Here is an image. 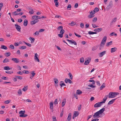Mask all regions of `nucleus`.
Listing matches in <instances>:
<instances>
[{
	"label": "nucleus",
	"instance_id": "2",
	"mask_svg": "<svg viewBox=\"0 0 121 121\" xmlns=\"http://www.w3.org/2000/svg\"><path fill=\"white\" fill-rule=\"evenodd\" d=\"M113 6V2L112 1H110L109 2V4L106 7V9L107 10H108L109 9L111 8Z\"/></svg>",
	"mask_w": 121,
	"mask_h": 121
},
{
	"label": "nucleus",
	"instance_id": "29",
	"mask_svg": "<svg viewBox=\"0 0 121 121\" xmlns=\"http://www.w3.org/2000/svg\"><path fill=\"white\" fill-rule=\"evenodd\" d=\"M76 24V23L73 22H72L71 23H69V25H71L72 26H73Z\"/></svg>",
	"mask_w": 121,
	"mask_h": 121
},
{
	"label": "nucleus",
	"instance_id": "34",
	"mask_svg": "<svg viewBox=\"0 0 121 121\" xmlns=\"http://www.w3.org/2000/svg\"><path fill=\"white\" fill-rule=\"evenodd\" d=\"M34 12L33 10V9H31V10H30L29 12V13L30 14H33Z\"/></svg>",
	"mask_w": 121,
	"mask_h": 121
},
{
	"label": "nucleus",
	"instance_id": "50",
	"mask_svg": "<svg viewBox=\"0 0 121 121\" xmlns=\"http://www.w3.org/2000/svg\"><path fill=\"white\" fill-rule=\"evenodd\" d=\"M97 17H95L94 18L92 21L93 22H95L97 21Z\"/></svg>",
	"mask_w": 121,
	"mask_h": 121
},
{
	"label": "nucleus",
	"instance_id": "23",
	"mask_svg": "<svg viewBox=\"0 0 121 121\" xmlns=\"http://www.w3.org/2000/svg\"><path fill=\"white\" fill-rule=\"evenodd\" d=\"M9 60L7 58H5L3 60V62L4 63H7L9 62Z\"/></svg>",
	"mask_w": 121,
	"mask_h": 121
},
{
	"label": "nucleus",
	"instance_id": "18",
	"mask_svg": "<svg viewBox=\"0 0 121 121\" xmlns=\"http://www.w3.org/2000/svg\"><path fill=\"white\" fill-rule=\"evenodd\" d=\"M112 44V41H111L107 43L106 44V46L108 47L111 45Z\"/></svg>",
	"mask_w": 121,
	"mask_h": 121
},
{
	"label": "nucleus",
	"instance_id": "15",
	"mask_svg": "<svg viewBox=\"0 0 121 121\" xmlns=\"http://www.w3.org/2000/svg\"><path fill=\"white\" fill-rule=\"evenodd\" d=\"M117 99V98H116L114 99H113L111 100L108 103V105H110L112 104Z\"/></svg>",
	"mask_w": 121,
	"mask_h": 121
},
{
	"label": "nucleus",
	"instance_id": "20",
	"mask_svg": "<svg viewBox=\"0 0 121 121\" xmlns=\"http://www.w3.org/2000/svg\"><path fill=\"white\" fill-rule=\"evenodd\" d=\"M76 94L80 95L82 93V92L80 90H78L77 91Z\"/></svg>",
	"mask_w": 121,
	"mask_h": 121
},
{
	"label": "nucleus",
	"instance_id": "53",
	"mask_svg": "<svg viewBox=\"0 0 121 121\" xmlns=\"http://www.w3.org/2000/svg\"><path fill=\"white\" fill-rule=\"evenodd\" d=\"M8 78L6 77H1V78L2 79L4 80H7L8 79Z\"/></svg>",
	"mask_w": 121,
	"mask_h": 121
},
{
	"label": "nucleus",
	"instance_id": "49",
	"mask_svg": "<svg viewBox=\"0 0 121 121\" xmlns=\"http://www.w3.org/2000/svg\"><path fill=\"white\" fill-rule=\"evenodd\" d=\"M3 3H0V11H1V8L3 7Z\"/></svg>",
	"mask_w": 121,
	"mask_h": 121
},
{
	"label": "nucleus",
	"instance_id": "32",
	"mask_svg": "<svg viewBox=\"0 0 121 121\" xmlns=\"http://www.w3.org/2000/svg\"><path fill=\"white\" fill-rule=\"evenodd\" d=\"M65 99L63 100L62 102V107H64L65 104Z\"/></svg>",
	"mask_w": 121,
	"mask_h": 121
},
{
	"label": "nucleus",
	"instance_id": "14",
	"mask_svg": "<svg viewBox=\"0 0 121 121\" xmlns=\"http://www.w3.org/2000/svg\"><path fill=\"white\" fill-rule=\"evenodd\" d=\"M102 29H103L102 28L95 29L94 30V31L95 32H98L102 31Z\"/></svg>",
	"mask_w": 121,
	"mask_h": 121
},
{
	"label": "nucleus",
	"instance_id": "46",
	"mask_svg": "<svg viewBox=\"0 0 121 121\" xmlns=\"http://www.w3.org/2000/svg\"><path fill=\"white\" fill-rule=\"evenodd\" d=\"M54 81L55 83L56 84H57L58 82V80L56 78H55L54 79Z\"/></svg>",
	"mask_w": 121,
	"mask_h": 121
},
{
	"label": "nucleus",
	"instance_id": "27",
	"mask_svg": "<svg viewBox=\"0 0 121 121\" xmlns=\"http://www.w3.org/2000/svg\"><path fill=\"white\" fill-rule=\"evenodd\" d=\"M1 48L5 50L7 49V48L6 46L4 45H1Z\"/></svg>",
	"mask_w": 121,
	"mask_h": 121
},
{
	"label": "nucleus",
	"instance_id": "16",
	"mask_svg": "<svg viewBox=\"0 0 121 121\" xmlns=\"http://www.w3.org/2000/svg\"><path fill=\"white\" fill-rule=\"evenodd\" d=\"M105 83H103L101 86L100 87L99 89L100 90H102L103 88H104L105 87Z\"/></svg>",
	"mask_w": 121,
	"mask_h": 121
},
{
	"label": "nucleus",
	"instance_id": "51",
	"mask_svg": "<svg viewBox=\"0 0 121 121\" xmlns=\"http://www.w3.org/2000/svg\"><path fill=\"white\" fill-rule=\"evenodd\" d=\"M60 85L61 86V87L62 86H66V85L64 83V82L61 83H60Z\"/></svg>",
	"mask_w": 121,
	"mask_h": 121
},
{
	"label": "nucleus",
	"instance_id": "63",
	"mask_svg": "<svg viewBox=\"0 0 121 121\" xmlns=\"http://www.w3.org/2000/svg\"><path fill=\"white\" fill-rule=\"evenodd\" d=\"M97 49V48L96 47L94 46V47H92V49L93 51H94V50H96Z\"/></svg>",
	"mask_w": 121,
	"mask_h": 121
},
{
	"label": "nucleus",
	"instance_id": "33",
	"mask_svg": "<svg viewBox=\"0 0 121 121\" xmlns=\"http://www.w3.org/2000/svg\"><path fill=\"white\" fill-rule=\"evenodd\" d=\"M11 55V53L10 52H6L5 53V55L6 57L9 56Z\"/></svg>",
	"mask_w": 121,
	"mask_h": 121
},
{
	"label": "nucleus",
	"instance_id": "48",
	"mask_svg": "<svg viewBox=\"0 0 121 121\" xmlns=\"http://www.w3.org/2000/svg\"><path fill=\"white\" fill-rule=\"evenodd\" d=\"M5 72L8 74H12V73H13V71H6Z\"/></svg>",
	"mask_w": 121,
	"mask_h": 121
},
{
	"label": "nucleus",
	"instance_id": "4",
	"mask_svg": "<svg viewBox=\"0 0 121 121\" xmlns=\"http://www.w3.org/2000/svg\"><path fill=\"white\" fill-rule=\"evenodd\" d=\"M15 26L17 30L19 32H20L21 29V26L17 25V24H15Z\"/></svg>",
	"mask_w": 121,
	"mask_h": 121
},
{
	"label": "nucleus",
	"instance_id": "6",
	"mask_svg": "<svg viewBox=\"0 0 121 121\" xmlns=\"http://www.w3.org/2000/svg\"><path fill=\"white\" fill-rule=\"evenodd\" d=\"M100 114L97 112H95L93 115V118H99L100 117V116L99 115Z\"/></svg>",
	"mask_w": 121,
	"mask_h": 121
},
{
	"label": "nucleus",
	"instance_id": "31",
	"mask_svg": "<svg viewBox=\"0 0 121 121\" xmlns=\"http://www.w3.org/2000/svg\"><path fill=\"white\" fill-rule=\"evenodd\" d=\"M33 21H31L30 22V24L31 25H33L35 24L36 23L35 22V21L34 20Z\"/></svg>",
	"mask_w": 121,
	"mask_h": 121
},
{
	"label": "nucleus",
	"instance_id": "41",
	"mask_svg": "<svg viewBox=\"0 0 121 121\" xmlns=\"http://www.w3.org/2000/svg\"><path fill=\"white\" fill-rule=\"evenodd\" d=\"M23 73H26V74H28L29 72L28 70H24L23 71Z\"/></svg>",
	"mask_w": 121,
	"mask_h": 121
},
{
	"label": "nucleus",
	"instance_id": "60",
	"mask_svg": "<svg viewBox=\"0 0 121 121\" xmlns=\"http://www.w3.org/2000/svg\"><path fill=\"white\" fill-rule=\"evenodd\" d=\"M92 27L94 28H96V27H98V26H96L95 24H92Z\"/></svg>",
	"mask_w": 121,
	"mask_h": 121
},
{
	"label": "nucleus",
	"instance_id": "19",
	"mask_svg": "<svg viewBox=\"0 0 121 121\" xmlns=\"http://www.w3.org/2000/svg\"><path fill=\"white\" fill-rule=\"evenodd\" d=\"M105 44H101V43L99 46V49L101 50L103 49V48L104 47Z\"/></svg>",
	"mask_w": 121,
	"mask_h": 121
},
{
	"label": "nucleus",
	"instance_id": "30",
	"mask_svg": "<svg viewBox=\"0 0 121 121\" xmlns=\"http://www.w3.org/2000/svg\"><path fill=\"white\" fill-rule=\"evenodd\" d=\"M25 113V111H20L19 112V114H21V115H23Z\"/></svg>",
	"mask_w": 121,
	"mask_h": 121
},
{
	"label": "nucleus",
	"instance_id": "25",
	"mask_svg": "<svg viewBox=\"0 0 121 121\" xmlns=\"http://www.w3.org/2000/svg\"><path fill=\"white\" fill-rule=\"evenodd\" d=\"M108 95H106L105 96L104 98L103 99V101L105 103L106 100L107 99Z\"/></svg>",
	"mask_w": 121,
	"mask_h": 121
},
{
	"label": "nucleus",
	"instance_id": "5",
	"mask_svg": "<svg viewBox=\"0 0 121 121\" xmlns=\"http://www.w3.org/2000/svg\"><path fill=\"white\" fill-rule=\"evenodd\" d=\"M79 113L78 111H75L74 112V114L73 116V118L74 119V118L78 115Z\"/></svg>",
	"mask_w": 121,
	"mask_h": 121
},
{
	"label": "nucleus",
	"instance_id": "12",
	"mask_svg": "<svg viewBox=\"0 0 121 121\" xmlns=\"http://www.w3.org/2000/svg\"><path fill=\"white\" fill-rule=\"evenodd\" d=\"M117 49V48L116 47H114L112 48H111V53H112L114 52H116Z\"/></svg>",
	"mask_w": 121,
	"mask_h": 121
},
{
	"label": "nucleus",
	"instance_id": "39",
	"mask_svg": "<svg viewBox=\"0 0 121 121\" xmlns=\"http://www.w3.org/2000/svg\"><path fill=\"white\" fill-rule=\"evenodd\" d=\"M30 38H31L30 40H31V43H33L34 42L35 40L34 38H32L30 37Z\"/></svg>",
	"mask_w": 121,
	"mask_h": 121
},
{
	"label": "nucleus",
	"instance_id": "3",
	"mask_svg": "<svg viewBox=\"0 0 121 121\" xmlns=\"http://www.w3.org/2000/svg\"><path fill=\"white\" fill-rule=\"evenodd\" d=\"M107 39V37L106 36H104L103 38V39L101 42V44H105Z\"/></svg>",
	"mask_w": 121,
	"mask_h": 121
},
{
	"label": "nucleus",
	"instance_id": "24",
	"mask_svg": "<svg viewBox=\"0 0 121 121\" xmlns=\"http://www.w3.org/2000/svg\"><path fill=\"white\" fill-rule=\"evenodd\" d=\"M70 43L71 44H74L75 45H76L77 44V43L75 41L73 40H71Z\"/></svg>",
	"mask_w": 121,
	"mask_h": 121
},
{
	"label": "nucleus",
	"instance_id": "17",
	"mask_svg": "<svg viewBox=\"0 0 121 121\" xmlns=\"http://www.w3.org/2000/svg\"><path fill=\"white\" fill-rule=\"evenodd\" d=\"M94 106L95 108H98L100 107L101 106L99 102H98L94 104Z\"/></svg>",
	"mask_w": 121,
	"mask_h": 121
},
{
	"label": "nucleus",
	"instance_id": "9",
	"mask_svg": "<svg viewBox=\"0 0 121 121\" xmlns=\"http://www.w3.org/2000/svg\"><path fill=\"white\" fill-rule=\"evenodd\" d=\"M38 55L37 54V53H35V54L34 59L35 60H36V61L38 62H39V60L38 58Z\"/></svg>",
	"mask_w": 121,
	"mask_h": 121
},
{
	"label": "nucleus",
	"instance_id": "7",
	"mask_svg": "<svg viewBox=\"0 0 121 121\" xmlns=\"http://www.w3.org/2000/svg\"><path fill=\"white\" fill-rule=\"evenodd\" d=\"M12 60L16 63H18L19 62V60L16 58H13L12 59Z\"/></svg>",
	"mask_w": 121,
	"mask_h": 121
},
{
	"label": "nucleus",
	"instance_id": "54",
	"mask_svg": "<svg viewBox=\"0 0 121 121\" xmlns=\"http://www.w3.org/2000/svg\"><path fill=\"white\" fill-rule=\"evenodd\" d=\"M65 32L64 30L62 29L60 30V34H63Z\"/></svg>",
	"mask_w": 121,
	"mask_h": 121
},
{
	"label": "nucleus",
	"instance_id": "43",
	"mask_svg": "<svg viewBox=\"0 0 121 121\" xmlns=\"http://www.w3.org/2000/svg\"><path fill=\"white\" fill-rule=\"evenodd\" d=\"M80 62L81 63H83L84 61V58L82 57V58L80 59Z\"/></svg>",
	"mask_w": 121,
	"mask_h": 121
},
{
	"label": "nucleus",
	"instance_id": "64",
	"mask_svg": "<svg viewBox=\"0 0 121 121\" xmlns=\"http://www.w3.org/2000/svg\"><path fill=\"white\" fill-rule=\"evenodd\" d=\"M53 121H57L56 117L55 116H53L52 117Z\"/></svg>",
	"mask_w": 121,
	"mask_h": 121
},
{
	"label": "nucleus",
	"instance_id": "38",
	"mask_svg": "<svg viewBox=\"0 0 121 121\" xmlns=\"http://www.w3.org/2000/svg\"><path fill=\"white\" fill-rule=\"evenodd\" d=\"M94 15L93 14H90V15H88V17L89 18H91L94 17Z\"/></svg>",
	"mask_w": 121,
	"mask_h": 121
},
{
	"label": "nucleus",
	"instance_id": "21",
	"mask_svg": "<svg viewBox=\"0 0 121 121\" xmlns=\"http://www.w3.org/2000/svg\"><path fill=\"white\" fill-rule=\"evenodd\" d=\"M28 23V21L26 20L25 19L24 20V22L23 23V25L25 26H26L27 25Z\"/></svg>",
	"mask_w": 121,
	"mask_h": 121
},
{
	"label": "nucleus",
	"instance_id": "44",
	"mask_svg": "<svg viewBox=\"0 0 121 121\" xmlns=\"http://www.w3.org/2000/svg\"><path fill=\"white\" fill-rule=\"evenodd\" d=\"M15 77L16 78H18L20 80H22V77L20 76H16Z\"/></svg>",
	"mask_w": 121,
	"mask_h": 121
},
{
	"label": "nucleus",
	"instance_id": "52",
	"mask_svg": "<svg viewBox=\"0 0 121 121\" xmlns=\"http://www.w3.org/2000/svg\"><path fill=\"white\" fill-rule=\"evenodd\" d=\"M10 100H7L5 101L4 103L5 104H7L10 103Z\"/></svg>",
	"mask_w": 121,
	"mask_h": 121
},
{
	"label": "nucleus",
	"instance_id": "10",
	"mask_svg": "<svg viewBox=\"0 0 121 121\" xmlns=\"http://www.w3.org/2000/svg\"><path fill=\"white\" fill-rule=\"evenodd\" d=\"M106 51H104L99 53V56L100 57H101L104 55L106 53Z\"/></svg>",
	"mask_w": 121,
	"mask_h": 121
},
{
	"label": "nucleus",
	"instance_id": "35",
	"mask_svg": "<svg viewBox=\"0 0 121 121\" xmlns=\"http://www.w3.org/2000/svg\"><path fill=\"white\" fill-rule=\"evenodd\" d=\"M18 95H21L22 94V90L21 89H19L18 91Z\"/></svg>",
	"mask_w": 121,
	"mask_h": 121
},
{
	"label": "nucleus",
	"instance_id": "28",
	"mask_svg": "<svg viewBox=\"0 0 121 121\" xmlns=\"http://www.w3.org/2000/svg\"><path fill=\"white\" fill-rule=\"evenodd\" d=\"M50 108L52 109L53 108V103L52 102H50Z\"/></svg>",
	"mask_w": 121,
	"mask_h": 121
},
{
	"label": "nucleus",
	"instance_id": "45",
	"mask_svg": "<svg viewBox=\"0 0 121 121\" xmlns=\"http://www.w3.org/2000/svg\"><path fill=\"white\" fill-rule=\"evenodd\" d=\"M88 86L92 88H95L96 87L95 86L93 85L92 84H89Z\"/></svg>",
	"mask_w": 121,
	"mask_h": 121
},
{
	"label": "nucleus",
	"instance_id": "55",
	"mask_svg": "<svg viewBox=\"0 0 121 121\" xmlns=\"http://www.w3.org/2000/svg\"><path fill=\"white\" fill-rule=\"evenodd\" d=\"M63 28V26H61L58 27L57 28V29L58 30H59L60 29L61 30Z\"/></svg>",
	"mask_w": 121,
	"mask_h": 121
},
{
	"label": "nucleus",
	"instance_id": "40",
	"mask_svg": "<svg viewBox=\"0 0 121 121\" xmlns=\"http://www.w3.org/2000/svg\"><path fill=\"white\" fill-rule=\"evenodd\" d=\"M35 71H32L30 72L31 73L32 77H34L35 75Z\"/></svg>",
	"mask_w": 121,
	"mask_h": 121
},
{
	"label": "nucleus",
	"instance_id": "26",
	"mask_svg": "<svg viewBox=\"0 0 121 121\" xmlns=\"http://www.w3.org/2000/svg\"><path fill=\"white\" fill-rule=\"evenodd\" d=\"M18 13H17V11H15L12 13V14L14 16L18 15Z\"/></svg>",
	"mask_w": 121,
	"mask_h": 121
},
{
	"label": "nucleus",
	"instance_id": "62",
	"mask_svg": "<svg viewBox=\"0 0 121 121\" xmlns=\"http://www.w3.org/2000/svg\"><path fill=\"white\" fill-rule=\"evenodd\" d=\"M39 31H36L35 33H34V34L37 35H39Z\"/></svg>",
	"mask_w": 121,
	"mask_h": 121
},
{
	"label": "nucleus",
	"instance_id": "37",
	"mask_svg": "<svg viewBox=\"0 0 121 121\" xmlns=\"http://www.w3.org/2000/svg\"><path fill=\"white\" fill-rule=\"evenodd\" d=\"M28 116L26 114H24L22 115H20L19 116L20 117H27Z\"/></svg>",
	"mask_w": 121,
	"mask_h": 121
},
{
	"label": "nucleus",
	"instance_id": "58",
	"mask_svg": "<svg viewBox=\"0 0 121 121\" xmlns=\"http://www.w3.org/2000/svg\"><path fill=\"white\" fill-rule=\"evenodd\" d=\"M24 42V43H25V44H26L28 46L30 47L31 46V45L29 43H27L25 42Z\"/></svg>",
	"mask_w": 121,
	"mask_h": 121
},
{
	"label": "nucleus",
	"instance_id": "56",
	"mask_svg": "<svg viewBox=\"0 0 121 121\" xmlns=\"http://www.w3.org/2000/svg\"><path fill=\"white\" fill-rule=\"evenodd\" d=\"M94 10L95 11V12H97L99 11V9L98 8H95Z\"/></svg>",
	"mask_w": 121,
	"mask_h": 121
},
{
	"label": "nucleus",
	"instance_id": "36",
	"mask_svg": "<svg viewBox=\"0 0 121 121\" xmlns=\"http://www.w3.org/2000/svg\"><path fill=\"white\" fill-rule=\"evenodd\" d=\"M68 75H69V78L71 80L73 79V76L72 74L70 73H69L68 74Z\"/></svg>",
	"mask_w": 121,
	"mask_h": 121
},
{
	"label": "nucleus",
	"instance_id": "22",
	"mask_svg": "<svg viewBox=\"0 0 121 121\" xmlns=\"http://www.w3.org/2000/svg\"><path fill=\"white\" fill-rule=\"evenodd\" d=\"M12 68H9V67L8 66H6L4 67V69L7 70H10Z\"/></svg>",
	"mask_w": 121,
	"mask_h": 121
},
{
	"label": "nucleus",
	"instance_id": "61",
	"mask_svg": "<svg viewBox=\"0 0 121 121\" xmlns=\"http://www.w3.org/2000/svg\"><path fill=\"white\" fill-rule=\"evenodd\" d=\"M17 73L18 74L20 75H22L23 74V71L22 72L21 71H18L17 72Z\"/></svg>",
	"mask_w": 121,
	"mask_h": 121
},
{
	"label": "nucleus",
	"instance_id": "59",
	"mask_svg": "<svg viewBox=\"0 0 121 121\" xmlns=\"http://www.w3.org/2000/svg\"><path fill=\"white\" fill-rule=\"evenodd\" d=\"M95 12V11H94V10L92 11H91V12H90V14H93L94 15Z\"/></svg>",
	"mask_w": 121,
	"mask_h": 121
},
{
	"label": "nucleus",
	"instance_id": "11",
	"mask_svg": "<svg viewBox=\"0 0 121 121\" xmlns=\"http://www.w3.org/2000/svg\"><path fill=\"white\" fill-rule=\"evenodd\" d=\"M105 110V108H103L100 109L99 111L96 112H98V113L99 114H101Z\"/></svg>",
	"mask_w": 121,
	"mask_h": 121
},
{
	"label": "nucleus",
	"instance_id": "8",
	"mask_svg": "<svg viewBox=\"0 0 121 121\" xmlns=\"http://www.w3.org/2000/svg\"><path fill=\"white\" fill-rule=\"evenodd\" d=\"M91 59V58H89V59L85 60L84 63V65H88L90 62Z\"/></svg>",
	"mask_w": 121,
	"mask_h": 121
},
{
	"label": "nucleus",
	"instance_id": "57",
	"mask_svg": "<svg viewBox=\"0 0 121 121\" xmlns=\"http://www.w3.org/2000/svg\"><path fill=\"white\" fill-rule=\"evenodd\" d=\"M27 87L26 86L24 87V88H23L22 90L23 91H26L27 90Z\"/></svg>",
	"mask_w": 121,
	"mask_h": 121
},
{
	"label": "nucleus",
	"instance_id": "1",
	"mask_svg": "<svg viewBox=\"0 0 121 121\" xmlns=\"http://www.w3.org/2000/svg\"><path fill=\"white\" fill-rule=\"evenodd\" d=\"M108 96L109 98H114L116 97L115 92H109Z\"/></svg>",
	"mask_w": 121,
	"mask_h": 121
},
{
	"label": "nucleus",
	"instance_id": "47",
	"mask_svg": "<svg viewBox=\"0 0 121 121\" xmlns=\"http://www.w3.org/2000/svg\"><path fill=\"white\" fill-rule=\"evenodd\" d=\"M117 19V18L115 17L112 19V21L113 23L115 22L116 21Z\"/></svg>",
	"mask_w": 121,
	"mask_h": 121
},
{
	"label": "nucleus",
	"instance_id": "42",
	"mask_svg": "<svg viewBox=\"0 0 121 121\" xmlns=\"http://www.w3.org/2000/svg\"><path fill=\"white\" fill-rule=\"evenodd\" d=\"M26 47L25 46H22L21 47H19V48L20 49H26Z\"/></svg>",
	"mask_w": 121,
	"mask_h": 121
},
{
	"label": "nucleus",
	"instance_id": "13",
	"mask_svg": "<svg viewBox=\"0 0 121 121\" xmlns=\"http://www.w3.org/2000/svg\"><path fill=\"white\" fill-rule=\"evenodd\" d=\"M32 18L33 20H35V19H41V17L35 15L32 17Z\"/></svg>",
	"mask_w": 121,
	"mask_h": 121
}]
</instances>
